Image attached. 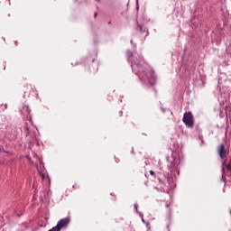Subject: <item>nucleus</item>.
Segmentation results:
<instances>
[{"mask_svg": "<svg viewBox=\"0 0 231 231\" xmlns=\"http://www.w3.org/2000/svg\"><path fill=\"white\" fill-rule=\"evenodd\" d=\"M150 174H151V176H156V174L154 173V171L152 170L150 171Z\"/></svg>", "mask_w": 231, "mask_h": 231, "instance_id": "0eeeda50", "label": "nucleus"}, {"mask_svg": "<svg viewBox=\"0 0 231 231\" xmlns=\"http://www.w3.org/2000/svg\"><path fill=\"white\" fill-rule=\"evenodd\" d=\"M146 77L147 79H149L150 82L154 83L156 82V74H154V70H152V69H151L150 67H148L146 69Z\"/></svg>", "mask_w": 231, "mask_h": 231, "instance_id": "20e7f679", "label": "nucleus"}, {"mask_svg": "<svg viewBox=\"0 0 231 231\" xmlns=\"http://www.w3.org/2000/svg\"><path fill=\"white\" fill-rule=\"evenodd\" d=\"M226 169H227V171H231V161L227 164Z\"/></svg>", "mask_w": 231, "mask_h": 231, "instance_id": "423d86ee", "label": "nucleus"}, {"mask_svg": "<svg viewBox=\"0 0 231 231\" xmlns=\"http://www.w3.org/2000/svg\"><path fill=\"white\" fill-rule=\"evenodd\" d=\"M97 14L96 13V14H94V17H97Z\"/></svg>", "mask_w": 231, "mask_h": 231, "instance_id": "1a4fd4ad", "label": "nucleus"}, {"mask_svg": "<svg viewBox=\"0 0 231 231\" xmlns=\"http://www.w3.org/2000/svg\"><path fill=\"white\" fill-rule=\"evenodd\" d=\"M217 152L221 160H225V158H226V154H228V151H226L225 144H220L217 146Z\"/></svg>", "mask_w": 231, "mask_h": 231, "instance_id": "7ed1b4c3", "label": "nucleus"}, {"mask_svg": "<svg viewBox=\"0 0 231 231\" xmlns=\"http://www.w3.org/2000/svg\"><path fill=\"white\" fill-rule=\"evenodd\" d=\"M182 122L187 127H194V116H192V113L186 112L183 116Z\"/></svg>", "mask_w": 231, "mask_h": 231, "instance_id": "f03ea898", "label": "nucleus"}, {"mask_svg": "<svg viewBox=\"0 0 231 231\" xmlns=\"http://www.w3.org/2000/svg\"><path fill=\"white\" fill-rule=\"evenodd\" d=\"M40 177L42 178V180H44L45 175L43 173L40 172Z\"/></svg>", "mask_w": 231, "mask_h": 231, "instance_id": "6e6552de", "label": "nucleus"}, {"mask_svg": "<svg viewBox=\"0 0 231 231\" xmlns=\"http://www.w3.org/2000/svg\"><path fill=\"white\" fill-rule=\"evenodd\" d=\"M3 151V149L1 148V146H0V152Z\"/></svg>", "mask_w": 231, "mask_h": 231, "instance_id": "9d476101", "label": "nucleus"}, {"mask_svg": "<svg viewBox=\"0 0 231 231\" xmlns=\"http://www.w3.org/2000/svg\"><path fill=\"white\" fill-rule=\"evenodd\" d=\"M23 111H26L27 115H30V107L28 106H23Z\"/></svg>", "mask_w": 231, "mask_h": 231, "instance_id": "39448f33", "label": "nucleus"}, {"mask_svg": "<svg viewBox=\"0 0 231 231\" xmlns=\"http://www.w3.org/2000/svg\"><path fill=\"white\" fill-rule=\"evenodd\" d=\"M71 221V218L69 217H67L65 218H61L60 221H58L57 226H53L51 231H60L62 228H66L68 225H69Z\"/></svg>", "mask_w": 231, "mask_h": 231, "instance_id": "f257e3e1", "label": "nucleus"}]
</instances>
